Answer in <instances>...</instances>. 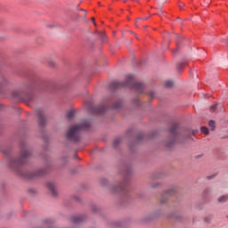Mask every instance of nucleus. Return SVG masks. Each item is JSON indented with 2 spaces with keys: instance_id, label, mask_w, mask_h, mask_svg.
Returning <instances> with one entry per match:
<instances>
[{
  "instance_id": "dca6fc26",
  "label": "nucleus",
  "mask_w": 228,
  "mask_h": 228,
  "mask_svg": "<svg viewBox=\"0 0 228 228\" xmlns=\"http://www.w3.org/2000/svg\"><path fill=\"white\" fill-rule=\"evenodd\" d=\"M164 86H166V88H172L174 86V81L172 80H167L164 83Z\"/></svg>"
},
{
  "instance_id": "72a5a7b5",
  "label": "nucleus",
  "mask_w": 228,
  "mask_h": 228,
  "mask_svg": "<svg viewBox=\"0 0 228 228\" xmlns=\"http://www.w3.org/2000/svg\"><path fill=\"white\" fill-rule=\"evenodd\" d=\"M192 134H195V132H193Z\"/></svg>"
},
{
  "instance_id": "412c9836",
  "label": "nucleus",
  "mask_w": 228,
  "mask_h": 228,
  "mask_svg": "<svg viewBox=\"0 0 228 228\" xmlns=\"http://www.w3.org/2000/svg\"><path fill=\"white\" fill-rule=\"evenodd\" d=\"M184 65H186L185 62H180V63H178L177 66H176L177 71H178V72H181V69H183V67H184Z\"/></svg>"
},
{
  "instance_id": "6ab92c4d",
  "label": "nucleus",
  "mask_w": 228,
  "mask_h": 228,
  "mask_svg": "<svg viewBox=\"0 0 228 228\" xmlns=\"http://www.w3.org/2000/svg\"><path fill=\"white\" fill-rule=\"evenodd\" d=\"M208 126H209L211 131H215V127H216V123H215V121L210 120V121L208 122Z\"/></svg>"
},
{
  "instance_id": "4468645a",
  "label": "nucleus",
  "mask_w": 228,
  "mask_h": 228,
  "mask_svg": "<svg viewBox=\"0 0 228 228\" xmlns=\"http://www.w3.org/2000/svg\"><path fill=\"white\" fill-rule=\"evenodd\" d=\"M121 108H122V102L120 101L115 102V103L111 106V109L116 110H118Z\"/></svg>"
},
{
  "instance_id": "473e14b6",
  "label": "nucleus",
  "mask_w": 228,
  "mask_h": 228,
  "mask_svg": "<svg viewBox=\"0 0 228 228\" xmlns=\"http://www.w3.org/2000/svg\"><path fill=\"white\" fill-rule=\"evenodd\" d=\"M138 20H142V18H139V19L136 20V22H138Z\"/></svg>"
},
{
  "instance_id": "f3484780",
  "label": "nucleus",
  "mask_w": 228,
  "mask_h": 228,
  "mask_svg": "<svg viewBox=\"0 0 228 228\" xmlns=\"http://www.w3.org/2000/svg\"><path fill=\"white\" fill-rule=\"evenodd\" d=\"M156 1L159 4V7H158L159 10H161V8H163L165 3H167V0H156Z\"/></svg>"
},
{
  "instance_id": "2eb2a0df",
  "label": "nucleus",
  "mask_w": 228,
  "mask_h": 228,
  "mask_svg": "<svg viewBox=\"0 0 228 228\" xmlns=\"http://www.w3.org/2000/svg\"><path fill=\"white\" fill-rule=\"evenodd\" d=\"M218 108H222L223 111H224V105L222 104H214L210 107V111H216V110H218Z\"/></svg>"
},
{
  "instance_id": "c756f323",
  "label": "nucleus",
  "mask_w": 228,
  "mask_h": 228,
  "mask_svg": "<svg viewBox=\"0 0 228 228\" xmlns=\"http://www.w3.org/2000/svg\"><path fill=\"white\" fill-rule=\"evenodd\" d=\"M151 97H154V92L150 93Z\"/></svg>"
},
{
  "instance_id": "1a4fd4ad",
  "label": "nucleus",
  "mask_w": 228,
  "mask_h": 228,
  "mask_svg": "<svg viewBox=\"0 0 228 228\" xmlns=\"http://www.w3.org/2000/svg\"><path fill=\"white\" fill-rule=\"evenodd\" d=\"M167 195H174V190H169L166 192V194L161 196L160 198L161 204H166V202L168 200Z\"/></svg>"
},
{
  "instance_id": "0eeeda50",
  "label": "nucleus",
  "mask_w": 228,
  "mask_h": 228,
  "mask_svg": "<svg viewBox=\"0 0 228 228\" xmlns=\"http://www.w3.org/2000/svg\"><path fill=\"white\" fill-rule=\"evenodd\" d=\"M37 115L38 117V122H39V126H45V116L44 115V110H37Z\"/></svg>"
},
{
  "instance_id": "f03ea898",
  "label": "nucleus",
  "mask_w": 228,
  "mask_h": 228,
  "mask_svg": "<svg viewBox=\"0 0 228 228\" xmlns=\"http://www.w3.org/2000/svg\"><path fill=\"white\" fill-rule=\"evenodd\" d=\"M29 156H31V151L28 150V148H23L18 159H12L10 160V168H12V170H14V172H17L19 174L20 167L26 165V161H28Z\"/></svg>"
},
{
  "instance_id": "2f4dec72",
  "label": "nucleus",
  "mask_w": 228,
  "mask_h": 228,
  "mask_svg": "<svg viewBox=\"0 0 228 228\" xmlns=\"http://www.w3.org/2000/svg\"><path fill=\"white\" fill-rule=\"evenodd\" d=\"M147 19H149V18H147V17H146V18H143L142 20H147Z\"/></svg>"
},
{
  "instance_id": "9d476101",
  "label": "nucleus",
  "mask_w": 228,
  "mask_h": 228,
  "mask_svg": "<svg viewBox=\"0 0 228 228\" xmlns=\"http://www.w3.org/2000/svg\"><path fill=\"white\" fill-rule=\"evenodd\" d=\"M47 188H48V190H50L52 195H53V197H56L57 193H56V187L54 186V183H47Z\"/></svg>"
},
{
  "instance_id": "a878e982",
  "label": "nucleus",
  "mask_w": 228,
  "mask_h": 228,
  "mask_svg": "<svg viewBox=\"0 0 228 228\" xmlns=\"http://www.w3.org/2000/svg\"><path fill=\"white\" fill-rule=\"evenodd\" d=\"M81 12H83L84 17H86V11L82 9Z\"/></svg>"
},
{
  "instance_id": "7ed1b4c3",
  "label": "nucleus",
  "mask_w": 228,
  "mask_h": 228,
  "mask_svg": "<svg viewBox=\"0 0 228 228\" xmlns=\"http://www.w3.org/2000/svg\"><path fill=\"white\" fill-rule=\"evenodd\" d=\"M114 88H120L121 86L134 88L138 94L143 93V84L134 82V76L127 75L125 82H113Z\"/></svg>"
},
{
  "instance_id": "f8f14e48",
  "label": "nucleus",
  "mask_w": 228,
  "mask_h": 228,
  "mask_svg": "<svg viewBox=\"0 0 228 228\" xmlns=\"http://www.w3.org/2000/svg\"><path fill=\"white\" fill-rule=\"evenodd\" d=\"M83 220H85V216H77L71 217V222L73 224H80V222H83Z\"/></svg>"
},
{
  "instance_id": "4be33fe9",
  "label": "nucleus",
  "mask_w": 228,
  "mask_h": 228,
  "mask_svg": "<svg viewBox=\"0 0 228 228\" xmlns=\"http://www.w3.org/2000/svg\"><path fill=\"white\" fill-rule=\"evenodd\" d=\"M227 200H228V196H221L218 199V202H227Z\"/></svg>"
},
{
  "instance_id": "ddd939ff",
  "label": "nucleus",
  "mask_w": 228,
  "mask_h": 228,
  "mask_svg": "<svg viewBox=\"0 0 228 228\" xmlns=\"http://www.w3.org/2000/svg\"><path fill=\"white\" fill-rule=\"evenodd\" d=\"M45 169H39L36 171L32 175H30L31 178L33 177H40V175H45Z\"/></svg>"
},
{
  "instance_id": "cd10ccee",
  "label": "nucleus",
  "mask_w": 228,
  "mask_h": 228,
  "mask_svg": "<svg viewBox=\"0 0 228 228\" xmlns=\"http://www.w3.org/2000/svg\"><path fill=\"white\" fill-rule=\"evenodd\" d=\"M183 6H184V4H181L179 5L180 10H183Z\"/></svg>"
},
{
  "instance_id": "6e6552de",
  "label": "nucleus",
  "mask_w": 228,
  "mask_h": 228,
  "mask_svg": "<svg viewBox=\"0 0 228 228\" xmlns=\"http://www.w3.org/2000/svg\"><path fill=\"white\" fill-rule=\"evenodd\" d=\"M104 111H106V107L103 104L93 109V113H96V115H101V113H104Z\"/></svg>"
},
{
  "instance_id": "393cba45",
  "label": "nucleus",
  "mask_w": 228,
  "mask_h": 228,
  "mask_svg": "<svg viewBox=\"0 0 228 228\" xmlns=\"http://www.w3.org/2000/svg\"><path fill=\"white\" fill-rule=\"evenodd\" d=\"M211 216H208V217H206L205 218V222L208 223V222H211Z\"/></svg>"
},
{
  "instance_id": "bb28decb",
  "label": "nucleus",
  "mask_w": 228,
  "mask_h": 228,
  "mask_svg": "<svg viewBox=\"0 0 228 228\" xmlns=\"http://www.w3.org/2000/svg\"><path fill=\"white\" fill-rule=\"evenodd\" d=\"M162 13H165V11H160L159 12L157 13V15H162Z\"/></svg>"
},
{
  "instance_id": "39448f33",
  "label": "nucleus",
  "mask_w": 228,
  "mask_h": 228,
  "mask_svg": "<svg viewBox=\"0 0 228 228\" xmlns=\"http://www.w3.org/2000/svg\"><path fill=\"white\" fill-rule=\"evenodd\" d=\"M179 125L175 123L174 126H171L169 133L171 134L170 142H167V147H171L172 144L175 143V139L179 136V130H177Z\"/></svg>"
},
{
  "instance_id": "423d86ee",
  "label": "nucleus",
  "mask_w": 228,
  "mask_h": 228,
  "mask_svg": "<svg viewBox=\"0 0 228 228\" xmlns=\"http://www.w3.org/2000/svg\"><path fill=\"white\" fill-rule=\"evenodd\" d=\"M128 180L125 179L121 183H119L117 187L112 188V191L117 193L118 191H126V186L128 184Z\"/></svg>"
},
{
  "instance_id": "20e7f679",
  "label": "nucleus",
  "mask_w": 228,
  "mask_h": 228,
  "mask_svg": "<svg viewBox=\"0 0 228 228\" xmlns=\"http://www.w3.org/2000/svg\"><path fill=\"white\" fill-rule=\"evenodd\" d=\"M12 97L14 99H21L27 102L33 101V93H31V86L28 85L24 86L23 89L16 90L12 92Z\"/></svg>"
},
{
  "instance_id": "5701e85b",
  "label": "nucleus",
  "mask_w": 228,
  "mask_h": 228,
  "mask_svg": "<svg viewBox=\"0 0 228 228\" xmlns=\"http://www.w3.org/2000/svg\"><path fill=\"white\" fill-rule=\"evenodd\" d=\"M100 37H101L102 42H106V34L104 32H101Z\"/></svg>"
},
{
  "instance_id": "9b49d317",
  "label": "nucleus",
  "mask_w": 228,
  "mask_h": 228,
  "mask_svg": "<svg viewBox=\"0 0 228 228\" xmlns=\"http://www.w3.org/2000/svg\"><path fill=\"white\" fill-rule=\"evenodd\" d=\"M8 85H10L8 78H6V77H2L0 78V88H4V86H8Z\"/></svg>"
},
{
  "instance_id": "f257e3e1",
  "label": "nucleus",
  "mask_w": 228,
  "mask_h": 228,
  "mask_svg": "<svg viewBox=\"0 0 228 228\" xmlns=\"http://www.w3.org/2000/svg\"><path fill=\"white\" fill-rule=\"evenodd\" d=\"M86 129H90V121H83L79 125L71 126L66 134V138L70 142H79L80 131H86Z\"/></svg>"
},
{
  "instance_id": "7c9ffc66",
  "label": "nucleus",
  "mask_w": 228,
  "mask_h": 228,
  "mask_svg": "<svg viewBox=\"0 0 228 228\" xmlns=\"http://www.w3.org/2000/svg\"><path fill=\"white\" fill-rule=\"evenodd\" d=\"M215 177V175H213V176H208V180H211V179H213Z\"/></svg>"
},
{
  "instance_id": "aec40b11",
  "label": "nucleus",
  "mask_w": 228,
  "mask_h": 228,
  "mask_svg": "<svg viewBox=\"0 0 228 228\" xmlns=\"http://www.w3.org/2000/svg\"><path fill=\"white\" fill-rule=\"evenodd\" d=\"M200 132L204 133V134H209V129H208V127H206V126H201Z\"/></svg>"
},
{
  "instance_id": "f704fd0d",
  "label": "nucleus",
  "mask_w": 228,
  "mask_h": 228,
  "mask_svg": "<svg viewBox=\"0 0 228 228\" xmlns=\"http://www.w3.org/2000/svg\"><path fill=\"white\" fill-rule=\"evenodd\" d=\"M227 217H228V216H227Z\"/></svg>"
},
{
  "instance_id": "b1692460",
  "label": "nucleus",
  "mask_w": 228,
  "mask_h": 228,
  "mask_svg": "<svg viewBox=\"0 0 228 228\" xmlns=\"http://www.w3.org/2000/svg\"><path fill=\"white\" fill-rule=\"evenodd\" d=\"M120 143V138L114 139L113 145L114 147H117Z\"/></svg>"
},
{
  "instance_id": "a211bd4d",
  "label": "nucleus",
  "mask_w": 228,
  "mask_h": 228,
  "mask_svg": "<svg viewBox=\"0 0 228 228\" xmlns=\"http://www.w3.org/2000/svg\"><path fill=\"white\" fill-rule=\"evenodd\" d=\"M74 115H76V112L74 110H69L66 114L67 118H74Z\"/></svg>"
},
{
  "instance_id": "c85d7f7f",
  "label": "nucleus",
  "mask_w": 228,
  "mask_h": 228,
  "mask_svg": "<svg viewBox=\"0 0 228 228\" xmlns=\"http://www.w3.org/2000/svg\"><path fill=\"white\" fill-rule=\"evenodd\" d=\"M92 21L94 22V26H96V24H95V18H92Z\"/></svg>"
}]
</instances>
